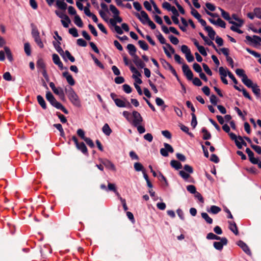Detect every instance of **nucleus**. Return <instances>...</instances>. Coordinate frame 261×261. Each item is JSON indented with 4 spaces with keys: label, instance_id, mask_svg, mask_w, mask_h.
Masks as SVG:
<instances>
[{
    "label": "nucleus",
    "instance_id": "obj_9",
    "mask_svg": "<svg viewBox=\"0 0 261 261\" xmlns=\"http://www.w3.org/2000/svg\"><path fill=\"white\" fill-rule=\"evenodd\" d=\"M164 148H162L160 149V153L163 156L167 157L168 156V152L173 153L174 149L173 147L167 143H164Z\"/></svg>",
    "mask_w": 261,
    "mask_h": 261
},
{
    "label": "nucleus",
    "instance_id": "obj_38",
    "mask_svg": "<svg viewBox=\"0 0 261 261\" xmlns=\"http://www.w3.org/2000/svg\"><path fill=\"white\" fill-rule=\"evenodd\" d=\"M110 10L113 14L114 17L115 16H117V15H119L120 12L114 5H110Z\"/></svg>",
    "mask_w": 261,
    "mask_h": 261
},
{
    "label": "nucleus",
    "instance_id": "obj_35",
    "mask_svg": "<svg viewBox=\"0 0 261 261\" xmlns=\"http://www.w3.org/2000/svg\"><path fill=\"white\" fill-rule=\"evenodd\" d=\"M221 209L219 206L216 205L211 206L210 210H208V212L211 213L213 214H217L221 211Z\"/></svg>",
    "mask_w": 261,
    "mask_h": 261
},
{
    "label": "nucleus",
    "instance_id": "obj_10",
    "mask_svg": "<svg viewBox=\"0 0 261 261\" xmlns=\"http://www.w3.org/2000/svg\"><path fill=\"white\" fill-rule=\"evenodd\" d=\"M220 242H214L213 245L214 248L218 250H222L224 245H227L228 243L227 239L225 238H221Z\"/></svg>",
    "mask_w": 261,
    "mask_h": 261
},
{
    "label": "nucleus",
    "instance_id": "obj_60",
    "mask_svg": "<svg viewBox=\"0 0 261 261\" xmlns=\"http://www.w3.org/2000/svg\"><path fill=\"white\" fill-rule=\"evenodd\" d=\"M122 87L123 90L125 93L128 94L132 92V89L129 85L127 84H124Z\"/></svg>",
    "mask_w": 261,
    "mask_h": 261
},
{
    "label": "nucleus",
    "instance_id": "obj_18",
    "mask_svg": "<svg viewBox=\"0 0 261 261\" xmlns=\"http://www.w3.org/2000/svg\"><path fill=\"white\" fill-rule=\"evenodd\" d=\"M102 164L107 168L111 169L113 171L116 170L114 164L109 160H105L102 162Z\"/></svg>",
    "mask_w": 261,
    "mask_h": 261
},
{
    "label": "nucleus",
    "instance_id": "obj_24",
    "mask_svg": "<svg viewBox=\"0 0 261 261\" xmlns=\"http://www.w3.org/2000/svg\"><path fill=\"white\" fill-rule=\"evenodd\" d=\"M36 66L39 71L45 69L46 66L43 59L39 58L37 60Z\"/></svg>",
    "mask_w": 261,
    "mask_h": 261
},
{
    "label": "nucleus",
    "instance_id": "obj_6",
    "mask_svg": "<svg viewBox=\"0 0 261 261\" xmlns=\"http://www.w3.org/2000/svg\"><path fill=\"white\" fill-rule=\"evenodd\" d=\"M246 39L249 42V44H253L255 46L260 45L261 37L258 36L253 35L251 37L247 35L246 36Z\"/></svg>",
    "mask_w": 261,
    "mask_h": 261
},
{
    "label": "nucleus",
    "instance_id": "obj_59",
    "mask_svg": "<svg viewBox=\"0 0 261 261\" xmlns=\"http://www.w3.org/2000/svg\"><path fill=\"white\" fill-rule=\"evenodd\" d=\"M181 51H182V53L185 54V55L188 54V53H191L190 49L186 45H182L181 46Z\"/></svg>",
    "mask_w": 261,
    "mask_h": 261
},
{
    "label": "nucleus",
    "instance_id": "obj_22",
    "mask_svg": "<svg viewBox=\"0 0 261 261\" xmlns=\"http://www.w3.org/2000/svg\"><path fill=\"white\" fill-rule=\"evenodd\" d=\"M63 56H62L63 59L67 61V59H69L71 62H74L75 61V58L73 56H72L68 50H65L64 51V54L63 55Z\"/></svg>",
    "mask_w": 261,
    "mask_h": 261
},
{
    "label": "nucleus",
    "instance_id": "obj_42",
    "mask_svg": "<svg viewBox=\"0 0 261 261\" xmlns=\"http://www.w3.org/2000/svg\"><path fill=\"white\" fill-rule=\"evenodd\" d=\"M221 238L212 232L208 233L206 236V239L208 240H219Z\"/></svg>",
    "mask_w": 261,
    "mask_h": 261
},
{
    "label": "nucleus",
    "instance_id": "obj_27",
    "mask_svg": "<svg viewBox=\"0 0 261 261\" xmlns=\"http://www.w3.org/2000/svg\"><path fill=\"white\" fill-rule=\"evenodd\" d=\"M246 50L248 53L253 55L255 57L259 58V59L258 60V62L261 64V57H260L261 55L259 53H258L254 50H251V49H250L249 48H248V47L246 48Z\"/></svg>",
    "mask_w": 261,
    "mask_h": 261
},
{
    "label": "nucleus",
    "instance_id": "obj_4",
    "mask_svg": "<svg viewBox=\"0 0 261 261\" xmlns=\"http://www.w3.org/2000/svg\"><path fill=\"white\" fill-rule=\"evenodd\" d=\"M31 26L33 28L32 30V35L34 39L35 42L41 48H43L44 45L40 38L39 32L38 29L33 23L31 24Z\"/></svg>",
    "mask_w": 261,
    "mask_h": 261
},
{
    "label": "nucleus",
    "instance_id": "obj_52",
    "mask_svg": "<svg viewBox=\"0 0 261 261\" xmlns=\"http://www.w3.org/2000/svg\"><path fill=\"white\" fill-rule=\"evenodd\" d=\"M169 39H170L171 42L174 45H177L179 42L178 38L172 35L169 36Z\"/></svg>",
    "mask_w": 261,
    "mask_h": 261
},
{
    "label": "nucleus",
    "instance_id": "obj_8",
    "mask_svg": "<svg viewBox=\"0 0 261 261\" xmlns=\"http://www.w3.org/2000/svg\"><path fill=\"white\" fill-rule=\"evenodd\" d=\"M135 15L143 24H147V22L150 20L148 14L144 11H141L140 14L136 13Z\"/></svg>",
    "mask_w": 261,
    "mask_h": 261
},
{
    "label": "nucleus",
    "instance_id": "obj_51",
    "mask_svg": "<svg viewBox=\"0 0 261 261\" xmlns=\"http://www.w3.org/2000/svg\"><path fill=\"white\" fill-rule=\"evenodd\" d=\"M84 140L90 147H91V148L94 147V144L93 141L90 138L86 137Z\"/></svg>",
    "mask_w": 261,
    "mask_h": 261
},
{
    "label": "nucleus",
    "instance_id": "obj_44",
    "mask_svg": "<svg viewBox=\"0 0 261 261\" xmlns=\"http://www.w3.org/2000/svg\"><path fill=\"white\" fill-rule=\"evenodd\" d=\"M138 44L140 47L144 50H147L148 49V46L144 40H139Z\"/></svg>",
    "mask_w": 261,
    "mask_h": 261
},
{
    "label": "nucleus",
    "instance_id": "obj_12",
    "mask_svg": "<svg viewBox=\"0 0 261 261\" xmlns=\"http://www.w3.org/2000/svg\"><path fill=\"white\" fill-rule=\"evenodd\" d=\"M182 70L184 74L186 76L188 80H192L193 77V74L189 66L186 64H183Z\"/></svg>",
    "mask_w": 261,
    "mask_h": 261
},
{
    "label": "nucleus",
    "instance_id": "obj_17",
    "mask_svg": "<svg viewBox=\"0 0 261 261\" xmlns=\"http://www.w3.org/2000/svg\"><path fill=\"white\" fill-rule=\"evenodd\" d=\"M63 76L66 78L68 83L71 85L73 86L75 84V81L73 79L71 75H70L68 71H65L63 73Z\"/></svg>",
    "mask_w": 261,
    "mask_h": 261
},
{
    "label": "nucleus",
    "instance_id": "obj_2",
    "mask_svg": "<svg viewBox=\"0 0 261 261\" xmlns=\"http://www.w3.org/2000/svg\"><path fill=\"white\" fill-rule=\"evenodd\" d=\"M46 98L50 105L57 109L61 110L66 114H68V111L59 102H58L50 91L46 93Z\"/></svg>",
    "mask_w": 261,
    "mask_h": 261
},
{
    "label": "nucleus",
    "instance_id": "obj_40",
    "mask_svg": "<svg viewBox=\"0 0 261 261\" xmlns=\"http://www.w3.org/2000/svg\"><path fill=\"white\" fill-rule=\"evenodd\" d=\"M160 61L162 66L165 69L169 70V69H170L171 67H172V65L169 62H168L166 60L164 59H161Z\"/></svg>",
    "mask_w": 261,
    "mask_h": 261
},
{
    "label": "nucleus",
    "instance_id": "obj_23",
    "mask_svg": "<svg viewBox=\"0 0 261 261\" xmlns=\"http://www.w3.org/2000/svg\"><path fill=\"white\" fill-rule=\"evenodd\" d=\"M57 7L63 11H65L67 7V5L64 1L57 0L56 3Z\"/></svg>",
    "mask_w": 261,
    "mask_h": 261
},
{
    "label": "nucleus",
    "instance_id": "obj_39",
    "mask_svg": "<svg viewBox=\"0 0 261 261\" xmlns=\"http://www.w3.org/2000/svg\"><path fill=\"white\" fill-rule=\"evenodd\" d=\"M252 90L253 93L257 96L259 97L260 94V90L256 84H254V86L252 88Z\"/></svg>",
    "mask_w": 261,
    "mask_h": 261
},
{
    "label": "nucleus",
    "instance_id": "obj_54",
    "mask_svg": "<svg viewBox=\"0 0 261 261\" xmlns=\"http://www.w3.org/2000/svg\"><path fill=\"white\" fill-rule=\"evenodd\" d=\"M77 44L80 46L86 47L87 43L85 40L82 38H80L77 40Z\"/></svg>",
    "mask_w": 261,
    "mask_h": 261
},
{
    "label": "nucleus",
    "instance_id": "obj_25",
    "mask_svg": "<svg viewBox=\"0 0 261 261\" xmlns=\"http://www.w3.org/2000/svg\"><path fill=\"white\" fill-rule=\"evenodd\" d=\"M127 49H128L129 54L132 56H134L136 55V52L137 51L136 48L134 44H128L126 46Z\"/></svg>",
    "mask_w": 261,
    "mask_h": 261
},
{
    "label": "nucleus",
    "instance_id": "obj_50",
    "mask_svg": "<svg viewBox=\"0 0 261 261\" xmlns=\"http://www.w3.org/2000/svg\"><path fill=\"white\" fill-rule=\"evenodd\" d=\"M191 14L197 20H199L201 17L198 12L193 8L191 10Z\"/></svg>",
    "mask_w": 261,
    "mask_h": 261
},
{
    "label": "nucleus",
    "instance_id": "obj_3",
    "mask_svg": "<svg viewBox=\"0 0 261 261\" xmlns=\"http://www.w3.org/2000/svg\"><path fill=\"white\" fill-rule=\"evenodd\" d=\"M99 14L102 19L106 22H110V24L114 27L116 33L119 35H121L123 33L122 29L118 25L116 24V21H114L113 19H109V18L107 16L106 12L101 10L99 11Z\"/></svg>",
    "mask_w": 261,
    "mask_h": 261
},
{
    "label": "nucleus",
    "instance_id": "obj_37",
    "mask_svg": "<svg viewBox=\"0 0 261 261\" xmlns=\"http://www.w3.org/2000/svg\"><path fill=\"white\" fill-rule=\"evenodd\" d=\"M4 50L6 53L7 59L10 61L12 62L13 60V56L10 48L7 46L4 47Z\"/></svg>",
    "mask_w": 261,
    "mask_h": 261
},
{
    "label": "nucleus",
    "instance_id": "obj_11",
    "mask_svg": "<svg viewBox=\"0 0 261 261\" xmlns=\"http://www.w3.org/2000/svg\"><path fill=\"white\" fill-rule=\"evenodd\" d=\"M132 114L134 117V120L133 121V125L137 126L139 124H140L143 121V118L141 117L140 114L136 111H134L132 113Z\"/></svg>",
    "mask_w": 261,
    "mask_h": 261
},
{
    "label": "nucleus",
    "instance_id": "obj_30",
    "mask_svg": "<svg viewBox=\"0 0 261 261\" xmlns=\"http://www.w3.org/2000/svg\"><path fill=\"white\" fill-rule=\"evenodd\" d=\"M37 99L38 103L40 105V106L43 109H46L47 108L46 102L43 98V97L39 95L37 96Z\"/></svg>",
    "mask_w": 261,
    "mask_h": 261
},
{
    "label": "nucleus",
    "instance_id": "obj_33",
    "mask_svg": "<svg viewBox=\"0 0 261 261\" xmlns=\"http://www.w3.org/2000/svg\"><path fill=\"white\" fill-rule=\"evenodd\" d=\"M102 130L103 133L107 136H110L112 133V130L107 123L104 124L102 128Z\"/></svg>",
    "mask_w": 261,
    "mask_h": 261
},
{
    "label": "nucleus",
    "instance_id": "obj_61",
    "mask_svg": "<svg viewBox=\"0 0 261 261\" xmlns=\"http://www.w3.org/2000/svg\"><path fill=\"white\" fill-rule=\"evenodd\" d=\"M254 13L257 18L261 19V8H255L254 9Z\"/></svg>",
    "mask_w": 261,
    "mask_h": 261
},
{
    "label": "nucleus",
    "instance_id": "obj_19",
    "mask_svg": "<svg viewBox=\"0 0 261 261\" xmlns=\"http://www.w3.org/2000/svg\"><path fill=\"white\" fill-rule=\"evenodd\" d=\"M53 45L54 47L57 52L61 56H63V54H64V51L61 47V42L59 41H57V42H53Z\"/></svg>",
    "mask_w": 261,
    "mask_h": 261
},
{
    "label": "nucleus",
    "instance_id": "obj_62",
    "mask_svg": "<svg viewBox=\"0 0 261 261\" xmlns=\"http://www.w3.org/2000/svg\"><path fill=\"white\" fill-rule=\"evenodd\" d=\"M88 28L89 30H90L91 33L95 37L97 36L98 34L97 32V31L96 30L95 28L93 25H92L91 24H89L88 25Z\"/></svg>",
    "mask_w": 261,
    "mask_h": 261
},
{
    "label": "nucleus",
    "instance_id": "obj_36",
    "mask_svg": "<svg viewBox=\"0 0 261 261\" xmlns=\"http://www.w3.org/2000/svg\"><path fill=\"white\" fill-rule=\"evenodd\" d=\"M201 217L203 219L205 220V221L209 224H211L213 223V219L209 217L208 215L206 213H202Z\"/></svg>",
    "mask_w": 261,
    "mask_h": 261
},
{
    "label": "nucleus",
    "instance_id": "obj_7",
    "mask_svg": "<svg viewBox=\"0 0 261 261\" xmlns=\"http://www.w3.org/2000/svg\"><path fill=\"white\" fill-rule=\"evenodd\" d=\"M123 98V100L119 98H118L117 99H115V105L119 108H132V106L131 104L129 103V102L125 98Z\"/></svg>",
    "mask_w": 261,
    "mask_h": 261
},
{
    "label": "nucleus",
    "instance_id": "obj_63",
    "mask_svg": "<svg viewBox=\"0 0 261 261\" xmlns=\"http://www.w3.org/2000/svg\"><path fill=\"white\" fill-rule=\"evenodd\" d=\"M210 101L214 106H217L218 99L216 95L212 94L210 97Z\"/></svg>",
    "mask_w": 261,
    "mask_h": 261
},
{
    "label": "nucleus",
    "instance_id": "obj_55",
    "mask_svg": "<svg viewBox=\"0 0 261 261\" xmlns=\"http://www.w3.org/2000/svg\"><path fill=\"white\" fill-rule=\"evenodd\" d=\"M238 23L234 21H229V23H231L233 24V25H235L236 27H241L243 25L244 23V21L242 19H240L238 20Z\"/></svg>",
    "mask_w": 261,
    "mask_h": 261
},
{
    "label": "nucleus",
    "instance_id": "obj_45",
    "mask_svg": "<svg viewBox=\"0 0 261 261\" xmlns=\"http://www.w3.org/2000/svg\"><path fill=\"white\" fill-rule=\"evenodd\" d=\"M24 49L27 56H30L31 54V47L29 43L27 42L24 44Z\"/></svg>",
    "mask_w": 261,
    "mask_h": 261
},
{
    "label": "nucleus",
    "instance_id": "obj_26",
    "mask_svg": "<svg viewBox=\"0 0 261 261\" xmlns=\"http://www.w3.org/2000/svg\"><path fill=\"white\" fill-rule=\"evenodd\" d=\"M170 165L175 170H179L182 168L181 164L177 161L172 160L170 162Z\"/></svg>",
    "mask_w": 261,
    "mask_h": 261
},
{
    "label": "nucleus",
    "instance_id": "obj_41",
    "mask_svg": "<svg viewBox=\"0 0 261 261\" xmlns=\"http://www.w3.org/2000/svg\"><path fill=\"white\" fill-rule=\"evenodd\" d=\"M228 71H229L226 70L223 67H220L219 68V73L220 75V77L227 76V75H228Z\"/></svg>",
    "mask_w": 261,
    "mask_h": 261
},
{
    "label": "nucleus",
    "instance_id": "obj_13",
    "mask_svg": "<svg viewBox=\"0 0 261 261\" xmlns=\"http://www.w3.org/2000/svg\"><path fill=\"white\" fill-rule=\"evenodd\" d=\"M238 245L248 255H250L251 252L247 245L243 241L240 240L237 243Z\"/></svg>",
    "mask_w": 261,
    "mask_h": 261
},
{
    "label": "nucleus",
    "instance_id": "obj_57",
    "mask_svg": "<svg viewBox=\"0 0 261 261\" xmlns=\"http://www.w3.org/2000/svg\"><path fill=\"white\" fill-rule=\"evenodd\" d=\"M157 38L160 42L162 44H165L166 45V40L163 36L159 32V34L157 36Z\"/></svg>",
    "mask_w": 261,
    "mask_h": 261
},
{
    "label": "nucleus",
    "instance_id": "obj_46",
    "mask_svg": "<svg viewBox=\"0 0 261 261\" xmlns=\"http://www.w3.org/2000/svg\"><path fill=\"white\" fill-rule=\"evenodd\" d=\"M191 116H192V120H191V125L193 127V128H194L197 124L196 116L195 114L193 113H191Z\"/></svg>",
    "mask_w": 261,
    "mask_h": 261
},
{
    "label": "nucleus",
    "instance_id": "obj_32",
    "mask_svg": "<svg viewBox=\"0 0 261 261\" xmlns=\"http://www.w3.org/2000/svg\"><path fill=\"white\" fill-rule=\"evenodd\" d=\"M219 10L220 11V12L221 13V15L224 19L228 21L229 22V21H232L231 20V18L230 17L229 14L228 12H226L225 11H224L223 9H222L220 7H219Z\"/></svg>",
    "mask_w": 261,
    "mask_h": 261
},
{
    "label": "nucleus",
    "instance_id": "obj_21",
    "mask_svg": "<svg viewBox=\"0 0 261 261\" xmlns=\"http://www.w3.org/2000/svg\"><path fill=\"white\" fill-rule=\"evenodd\" d=\"M228 223L229 229L236 235H238L239 234V231L236 223L234 222L231 221H228Z\"/></svg>",
    "mask_w": 261,
    "mask_h": 261
},
{
    "label": "nucleus",
    "instance_id": "obj_43",
    "mask_svg": "<svg viewBox=\"0 0 261 261\" xmlns=\"http://www.w3.org/2000/svg\"><path fill=\"white\" fill-rule=\"evenodd\" d=\"M134 168L136 171H145L143 166L139 162L135 163L134 164Z\"/></svg>",
    "mask_w": 261,
    "mask_h": 261
},
{
    "label": "nucleus",
    "instance_id": "obj_28",
    "mask_svg": "<svg viewBox=\"0 0 261 261\" xmlns=\"http://www.w3.org/2000/svg\"><path fill=\"white\" fill-rule=\"evenodd\" d=\"M201 132L203 134L202 138L203 140H210L212 138L211 133L208 132L205 127H203L201 129Z\"/></svg>",
    "mask_w": 261,
    "mask_h": 261
},
{
    "label": "nucleus",
    "instance_id": "obj_20",
    "mask_svg": "<svg viewBox=\"0 0 261 261\" xmlns=\"http://www.w3.org/2000/svg\"><path fill=\"white\" fill-rule=\"evenodd\" d=\"M242 81L243 84L248 88H251L254 86L252 81L250 79H249L246 75H245V76L242 79Z\"/></svg>",
    "mask_w": 261,
    "mask_h": 261
},
{
    "label": "nucleus",
    "instance_id": "obj_49",
    "mask_svg": "<svg viewBox=\"0 0 261 261\" xmlns=\"http://www.w3.org/2000/svg\"><path fill=\"white\" fill-rule=\"evenodd\" d=\"M202 67L204 71L207 74L210 76L212 75L213 73L207 64L203 63Z\"/></svg>",
    "mask_w": 261,
    "mask_h": 261
},
{
    "label": "nucleus",
    "instance_id": "obj_14",
    "mask_svg": "<svg viewBox=\"0 0 261 261\" xmlns=\"http://www.w3.org/2000/svg\"><path fill=\"white\" fill-rule=\"evenodd\" d=\"M133 62L140 68H143L145 66V63L139 58L137 55L133 56Z\"/></svg>",
    "mask_w": 261,
    "mask_h": 261
},
{
    "label": "nucleus",
    "instance_id": "obj_47",
    "mask_svg": "<svg viewBox=\"0 0 261 261\" xmlns=\"http://www.w3.org/2000/svg\"><path fill=\"white\" fill-rule=\"evenodd\" d=\"M91 56L96 65L101 69H104L105 67L103 64L93 55H92Z\"/></svg>",
    "mask_w": 261,
    "mask_h": 261
},
{
    "label": "nucleus",
    "instance_id": "obj_29",
    "mask_svg": "<svg viewBox=\"0 0 261 261\" xmlns=\"http://www.w3.org/2000/svg\"><path fill=\"white\" fill-rule=\"evenodd\" d=\"M205 31L208 33V35L211 40H214L216 35L215 31L211 27H205Z\"/></svg>",
    "mask_w": 261,
    "mask_h": 261
},
{
    "label": "nucleus",
    "instance_id": "obj_64",
    "mask_svg": "<svg viewBox=\"0 0 261 261\" xmlns=\"http://www.w3.org/2000/svg\"><path fill=\"white\" fill-rule=\"evenodd\" d=\"M251 147L258 154H261V147L259 146L251 144Z\"/></svg>",
    "mask_w": 261,
    "mask_h": 261
},
{
    "label": "nucleus",
    "instance_id": "obj_53",
    "mask_svg": "<svg viewBox=\"0 0 261 261\" xmlns=\"http://www.w3.org/2000/svg\"><path fill=\"white\" fill-rule=\"evenodd\" d=\"M69 33L72 35L74 37H77L79 34L77 30L75 28H72L69 30Z\"/></svg>",
    "mask_w": 261,
    "mask_h": 261
},
{
    "label": "nucleus",
    "instance_id": "obj_34",
    "mask_svg": "<svg viewBox=\"0 0 261 261\" xmlns=\"http://www.w3.org/2000/svg\"><path fill=\"white\" fill-rule=\"evenodd\" d=\"M74 22L77 27L80 28H82L83 27V21L81 17L77 15H76L74 16Z\"/></svg>",
    "mask_w": 261,
    "mask_h": 261
},
{
    "label": "nucleus",
    "instance_id": "obj_56",
    "mask_svg": "<svg viewBox=\"0 0 261 261\" xmlns=\"http://www.w3.org/2000/svg\"><path fill=\"white\" fill-rule=\"evenodd\" d=\"M187 190L192 194H195L197 192L195 187L192 185L187 186Z\"/></svg>",
    "mask_w": 261,
    "mask_h": 261
},
{
    "label": "nucleus",
    "instance_id": "obj_16",
    "mask_svg": "<svg viewBox=\"0 0 261 261\" xmlns=\"http://www.w3.org/2000/svg\"><path fill=\"white\" fill-rule=\"evenodd\" d=\"M53 61L56 65L58 66L60 69L62 70L63 69V64L57 54H54L53 55Z\"/></svg>",
    "mask_w": 261,
    "mask_h": 261
},
{
    "label": "nucleus",
    "instance_id": "obj_31",
    "mask_svg": "<svg viewBox=\"0 0 261 261\" xmlns=\"http://www.w3.org/2000/svg\"><path fill=\"white\" fill-rule=\"evenodd\" d=\"M55 13L59 18H61L62 20L64 19L65 20H68L70 22L69 17L65 14L64 12H60L58 10L55 11Z\"/></svg>",
    "mask_w": 261,
    "mask_h": 261
},
{
    "label": "nucleus",
    "instance_id": "obj_15",
    "mask_svg": "<svg viewBox=\"0 0 261 261\" xmlns=\"http://www.w3.org/2000/svg\"><path fill=\"white\" fill-rule=\"evenodd\" d=\"M76 148L86 156L89 155L87 148L84 142H80L76 146Z\"/></svg>",
    "mask_w": 261,
    "mask_h": 261
},
{
    "label": "nucleus",
    "instance_id": "obj_5",
    "mask_svg": "<svg viewBox=\"0 0 261 261\" xmlns=\"http://www.w3.org/2000/svg\"><path fill=\"white\" fill-rule=\"evenodd\" d=\"M184 170L179 171V175L186 180L190 177V174L193 173V169L191 166L186 164L184 165Z\"/></svg>",
    "mask_w": 261,
    "mask_h": 261
},
{
    "label": "nucleus",
    "instance_id": "obj_48",
    "mask_svg": "<svg viewBox=\"0 0 261 261\" xmlns=\"http://www.w3.org/2000/svg\"><path fill=\"white\" fill-rule=\"evenodd\" d=\"M193 69L199 74L202 72V68L199 64L194 63L193 65Z\"/></svg>",
    "mask_w": 261,
    "mask_h": 261
},
{
    "label": "nucleus",
    "instance_id": "obj_1",
    "mask_svg": "<svg viewBox=\"0 0 261 261\" xmlns=\"http://www.w3.org/2000/svg\"><path fill=\"white\" fill-rule=\"evenodd\" d=\"M65 91L67 95L69 100L73 105L78 108L81 106V103L79 96L77 95L72 88L70 87L66 88Z\"/></svg>",
    "mask_w": 261,
    "mask_h": 261
},
{
    "label": "nucleus",
    "instance_id": "obj_58",
    "mask_svg": "<svg viewBox=\"0 0 261 261\" xmlns=\"http://www.w3.org/2000/svg\"><path fill=\"white\" fill-rule=\"evenodd\" d=\"M216 25H218L222 28H225L226 27V23L220 18H218L217 20Z\"/></svg>",
    "mask_w": 261,
    "mask_h": 261
}]
</instances>
